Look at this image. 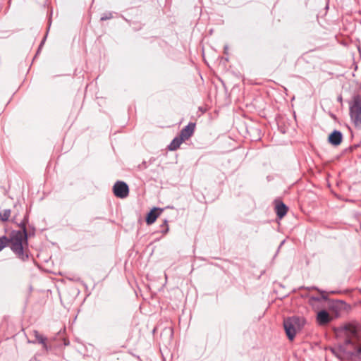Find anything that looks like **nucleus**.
Masks as SVG:
<instances>
[{
    "instance_id": "nucleus-1",
    "label": "nucleus",
    "mask_w": 361,
    "mask_h": 361,
    "mask_svg": "<svg viewBox=\"0 0 361 361\" xmlns=\"http://www.w3.org/2000/svg\"><path fill=\"white\" fill-rule=\"evenodd\" d=\"M339 341L338 345L326 349L327 354H332L339 360L361 361V324L351 322L336 330Z\"/></svg>"
},
{
    "instance_id": "nucleus-2",
    "label": "nucleus",
    "mask_w": 361,
    "mask_h": 361,
    "mask_svg": "<svg viewBox=\"0 0 361 361\" xmlns=\"http://www.w3.org/2000/svg\"><path fill=\"white\" fill-rule=\"evenodd\" d=\"M22 231H13L8 238L11 249L19 258L25 260L27 255L24 252V248L27 245V235L25 226L23 224Z\"/></svg>"
},
{
    "instance_id": "nucleus-3",
    "label": "nucleus",
    "mask_w": 361,
    "mask_h": 361,
    "mask_svg": "<svg viewBox=\"0 0 361 361\" xmlns=\"http://www.w3.org/2000/svg\"><path fill=\"white\" fill-rule=\"evenodd\" d=\"M349 114L357 128H361V96L355 95L349 102Z\"/></svg>"
},
{
    "instance_id": "nucleus-4",
    "label": "nucleus",
    "mask_w": 361,
    "mask_h": 361,
    "mask_svg": "<svg viewBox=\"0 0 361 361\" xmlns=\"http://www.w3.org/2000/svg\"><path fill=\"white\" fill-rule=\"evenodd\" d=\"M303 323V319L298 317H293L284 320V329L290 340L294 338L297 331L302 328Z\"/></svg>"
},
{
    "instance_id": "nucleus-5",
    "label": "nucleus",
    "mask_w": 361,
    "mask_h": 361,
    "mask_svg": "<svg viewBox=\"0 0 361 361\" xmlns=\"http://www.w3.org/2000/svg\"><path fill=\"white\" fill-rule=\"evenodd\" d=\"M113 190L114 195L120 198L126 197L129 192L128 185L123 181H117L113 187Z\"/></svg>"
},
{
    "instance_id": "nucleus-6",
    "label": "nucleus",
    "mask_w": 361,
    "mask_h": 361,
    "mask_svg": "<svg viewBox=\"0 0 361 361\" xmlns=\"http://www.w3.org/2000/svg\"><path fill=\"white\" fill-rule=\"evenodd\" d=\"M195 124L194 123H190L186 126L180 133V137L184 140H188L194 133Z\"/></svg>"
},
{
    "instance_id": "nucleus-7",
    "label": "nucleus",
    "mask_w": 361,
    "mask_h": 361,
    "mask_svg": "<svg viewBox=\"0 0 361 361\" xmlns=\"http://www.w3.org/2000/svg\"><path fill=\"white\" fill-rule=\"evenodd\" d=\"M332 320V317L326 310L318 312L317 315V321L319 325H326Z\"/></svg>"
},
{
    "instance_id": "nucleus-8",
    "label": "nucleus",
    "mask_w": 361,
    "mask_h": 361,
    "mask_svg": "<svg viewBox=\"0 0 361 361\" xmlns=\"http://www.w3.org/2000/svg\"><path fill=\"white\" fill-rule=\"evenodd\" d=\"M162 209L154 207L147 215L146 222L148 225H151L155 222L158 216L162 212Z\"/></svg>"
},
{
    "instance_id": "nucleus-9",
    "label": "nucleus",
    "mask_w": 361,
    "mask_h": 361,
    "mask_svg": "<svg viewBox=\"0 0 361 361\" xmlns=\"http://www.w3.org/2000/svg\"><path fill=\"white\" fill-rule=\"evenodd\" d=\"M343 139L342 133L340 131L334 130L329 136V142L335 146L341 144Z\"/></svg>"
},
{
    "instance_id": "nucleus-10",
    "label": "nucleus",
    "mask_w": 361,
    "mask_h": 361,
    "mask_svg": "<svg viewBox=\"0 0 361 361\" xmlns=\"http://www.w3.org/2000/svg\"><path fill=\"white\" fill-rule=\"evenodd\" d=\"M276 211L277 216L281 219L286 214L287 207L283 203L281 202L276 206Z\"/></svg>"
},
{
    "instance_id": "nucleus-11",
    "label": "nucleus",
    "mask_w": 361,
    "mask_h": 361,
    "mask_svg": "<svg viewBox=\"0 0 361 361\" xmlns=\"http://www.w3.org/2000/svg\"><path fill=\"white\" fill-rule=\"evenodd\" d=\"M184 140L180 137H175L169 146L170 150H176Z\"/></svg>"
},
{
    "instance_id": "nucleus-12",
    "label": "nucleus",
    "mask_w": 361,
    "mask_h": 361,
    "mask_svg": "<svg viewBox=\"0 0 361 361\" xmlns=\"http://www.w3.org/2000/svg\"><path fill=\"white\" fill-rule=\"evenodd\" d=\"M33 334H34V336H35V337L36 338V341H37L38 343L42 344L44 349H45L46 350H48V346H47V343H45L46 338H44V336L40 335L39 334V332L37 331H35L33 332Z\"/></svg>"
},
{
    "instance_id": "nucleus-13",
    "label": "nucleus",
    "mask_w": 361,
    "mask_h": 361,
    "mask_svg": "<svg viewBox=\"0 0 361 361\" xmlns=\"http://www.w3.org/2000/svg\"><path fill=\"white\" fill-rule=\"evenodd\" d=\"M11 215L10 209H4L0 212V219L3 221H6L8 219Z\"/></svg>"
},
{
    "instance_id": "nucleus-14",
    "label": "nucleus",
    "mask_w": 361,
    "mask_h": 361,
    "mask_svg": "<svg viewBox=\"0 0 361 361\" xmlns=\"http://www.w3.org/2000/svg\"><path fill=\"white\" fill-rule=\"evenodd\" d=\"M7 245H8V238L6 237L0 238V251H1Z\"/></svg>"
},
{
    "instance_id": "nucleus-15",
    "label": "nucleus",
    "mask_w": 361,
    "mask_h": 361,
    "mask_svg": "<svg viewBox=\"0 0 361 361\" xmlns=\"http://www.w3.org/2000/svg\"><path fill=\"white\" fill-rule=\"evenodd\" d=\"M111 18V14H109V16L104 15V16L101 17V20H105L109 19Z\"/></svg>"
},
{
    "instance_id": "nucleus-16",
    "label": "nucleus",
    "mask_w": 361,
    "mask_h": 361,
    "mask_svg": "<svg viewBox=\"0 0 361 361\" xmlns=\"http://www.w3.org/2000/svg\"><path fill=\"white\" fill-rule=\"evenodd\" d=\"M284 242H285V240H283V241L281 243V245H280L279 247H281L283 245Z\"/></svg>"
},
{
    "instance_id": "nucleus-17",
    "label": "nucleus",
    "mask_w": 361,
    "mask_h": 361,
    "mask_svg": "<svg viewBox=\"0 0 361 361\" xmlns=\"http://www.w3.org/2000/svg\"><path fill=\"white\" fill-rule=\"evenodd\" d=\"M169 231V228H166V231H164V233H167Z\"/></svg>"
},
{
    "instance_id": "nucleus-18",
    "label": "nucleus",
    "mask_w": 361,
    "mask_h": 361,
    "mask_svg": "<svg viewBox=\"0 0 361 361\" xmlns=\"http://www.w3.org/2000/svg\"><path fill=\"white\" fill-rule=\"evenodd\" d=\"M312 300H318V298H312Z\"/></svg>"
},
{
    "instance_id": "nucleus-19",
    "label": "nucleus",
    "mask_w": 361,
    "mask_h": 361,
    "mask_svg": "<svg viewBox=\"0 0 361 361\" xmlns=\"http://www.w3.org/2000/svg\"><path fill=\"white\" fill-rule=\"evenodd\" d=\"M36 341H29V343H35Z\"/></svg>"
}]
</instances>
